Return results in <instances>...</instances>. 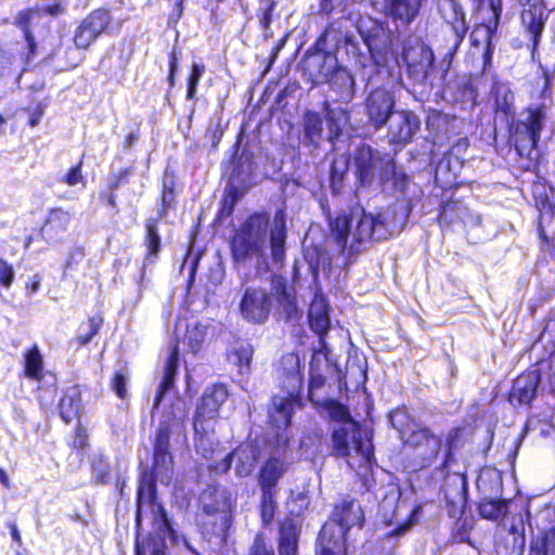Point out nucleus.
<instances>
[{
	"label": "nucleus",
	"instance_id": "obj_36",
	"mask_svg": "<svg viewBox=\"0 0 555 555\" xmlns=\"http://www.w3.org/2000/svg\"><path fill=\"white\" fill-rule=\"evenodd\" d=\"M508 511V501L483 499L479 503V514L482 518L490 520L502 519Z\"/></svg>",
	"mask_w": 555,
	"mask_h": 555
},
{
	"label": "nucleus",
	"instance_id": "obj_45",
	"mask_svg": "<svg viewBox=\"0 0 555 555\" xmlns=\"http://www.w3.org/2000/svg\"><path fill=\"white\" fill-rule=\"evenodd\" d=\"M205 67L203 65L194 63L192 65V72L188 81L186 98L193 99L196 94L197 85L204 74Z\"/></svg>",
	"mask_w": 555,
	"mask_h": 555
},
{
	"label": "nucleus",
	"instance_id": "obj_53",
	"mask_svg": "<svg viewBox=\"0 0 555 555\" xmlns=\"http://www.w3.org/2000/svg\"><path fill=\"white\" fill-rule=\"evenodd\" d=\"M40 284H41V279L38 275H35L33 278V281L30 282V284H28L26 287L28 294L33 295V294L37 293L39 291Z\"/></svg>",
	"mask_w": 555,
	"mask_h": 555
},
{
	"label": "nucleus",
	"instance_id": "obj_57",
	"mask_svg": "<svg viewBox=\"0 0 555 555\" xmlns=\"http://www.w3.org/2000/svg\"><path fill=\"white\" fill-rule=\"evenodd\" d=\"M183 1L184 0H173V5L178 13V16H181L183 13Z\"/></svg>",
	"mask_w": 555,
	"mask_h": 555
},
{
	"label": "nucleus",
	"instance_id": "obj_33",
	"mask_svg": "<svg viewBox=\"0 0 555 555\" xmlns=\"http://www.w3.org/2000/svg\"><path fill=\"white\" fill-rule=\"evenodd\" d=\"M325 111L328 126V139L333 141L334 139H338L346 129L349 116L341 107L332 108L326 105Z\"/></svg>",
	"mask_w": 555,
	"mask_h": 555
},
{
	"label": "nucleus",
	"instance_id": "obj_2",
	"mask_svg": "<svg viewBox=\"0 0 555 555\" xmlns=\"http://www.w3.org/2000/svg\"><path fill=\"white\" fill-rule=\"evenodd\" d=\"M238 307L242 318L254 324H263L274 307L279 317L286 321L297 319L300 314L294 294L283 284L275 285L273 293L247 286Z\"/></svg>",
	"mask_w": 555,
	"mask_h": 555
},
{
	"label": "nucleus",
	"instance_id": "obj_4",
	"mask_svg": "<svg viewBox=\"0 0 555 555\" xmlns=\"http://www.w3.org/2000/svg\"><path fill=\"white\" fill-rule=\"evenodd\" d=\"M337 244L350 253H359L361 245L371 240L382 241L389 235L382 216L374 217L363 210H356L350 216H339L332 223Z\"/></svg>",
	"mask_w": 555,
	"mask_h": 555
},
{
	"label": "nucleus",
	"instance_id": "obj_7",
	"mask_svg": "<svg viewBox=\"0 0 555 555\" xmlns=\"http://www.w3.org/2000/svg\"><path fill=\"white\" fill-rule=\"evenodd\" d=\"M269 219L264 215L251 216L233 236L231 249L236 261L263 255L268 237Z\"/></svg>",
	"mask_w": 555,
	"mask_h": 555
},
{
	"label": "nucleus",
	"instance_id": "obj_59",
	"mask_svg": "<svg viewBox=\"0 0 555 555\" xmlns=\"http://www.w3.org/2000/svg\"><path fill=\"white\" fill-rule=\"evenodd\" d=\"M410 526H411L410 522L403 524L402 526L397 528L393 532H391V534H401V533L405 532L410 528Z\"/></svg>",
	"mask_w": 555,
	"mask_h": 555
},
{
	"label": "nucleus",
	"instance_id": "obj_28",
	"mask_svg": "<svg viewBox=\"0 0 555 555\" xmlns=\"http://www.w3.org/2000/svg\"><path fill=\"white\" fill-rule=\"evenodd\" d=\"M60 415L65 423L72 422L81 412V392L78 386L67 388L59 403Z\"/></svg>",
	"mask_w": 555,
	"mask_h": 555
},
{
	"label": "nucleus",
	"instance_id": "obj_63",
	"mask_svg": "<svg viewBox=\"0 0 555 555\" xmlns=\"http://www.w3.org/2000/svg\"><path fill=\"white\" fill-rule=\"evenodd\" d=\"M460 483H461V491L463 492L465 490V480L463 478H461Z\"/></svg>",
	"mask_w": 555,
	"mask_h": 555
},
{
	"label": "nucleus",
	"instance_id": "obj_50",
	"mask_svg": "<svg viewBox=\"0 0 555 555\" xmlns=\"http://www.w3.org/2000/svg\"><path fill=\"white\" fill-rule=\"evenodd\" d=\"M127 383L128 378L122 372H117L112 380L113 389L121 399L127 396Z\"/></svg>",
	"mask_w": 555,
	"mask_h": 555
},
{
	"label": "nucleus",
	"instance_id": "obj_10",
	"mask_svg": "<svg viewBox=\"0 0 555 555\" xmlns=\"http://www.w3.org/2000/svg\"><path fill=\"white\" fill-rule=\"evenodd\" d=\"M402 59L410 78L415 82H423L427 78L435 60L431 49L417 38L405 41Z\"/></svg>",
	"mask_w": 555,
	"mask_h": 555
},
{
	"label": "nucleus",
	"instance_id": "obj_54",
	"mask_svg": "<svg viewBox=\"0 0 555 555\" xmlns=\"http://www.w3.org/2000/svg\"><path fill=\"white\" fill-rule=\"evenodd\" d=\"M9 528L11 530V537H12L13 541H15L18 544H22V538H21V534H20V531H18L16 525L14 522H12L9 525Z\"/></svg>",
	"mask_w": 555,
	"mask_h": 555
},
{
	"label": "nucleus",
	"instance_id": "obj_52",
	"mask_svg": "<svg viewBox=\"0 0 555 555\" xmlns=\"http://www.w3.org/2000/svg\"><path fill=\"white\" fill-rule=\"evenodd\" d=\"M250 555H274L272 548L267 547L261 537H257L254 542Z\"/></svg>",
	"mask_w": 555,
	"mask_h": 555
},
{
	"label": "nucleus",
	"instance_id": "obj_61",
	"mask_svg": "<svg viewBox=\"0 0 555 555\" xmlns=\"http://www.w3.org/2000/svg\"><path fill=\"white\" fill-rule=\"evenodd\" d=\"M5 124H7V121H5L4 117L0 115V129H2Z\"/></svg>",
	"mask_w": 555,
	"mask_h": 555
},
{
	"label": "nucleus",
	"instance_id": "obj_23",
	"mask_svg": "<svg viewBox=\"0 0 555 555\" xmlns=\"http://www.w3.org/2000/svg\"><path fill=\"white\" fill-rule=\"evenodd\" d=\"M297 396L286 397L274 396L272 399V408L269 411V420L272 426L281 429L286 428L291 424L294 404L297 401Z\"/></svg>",
	"mask_w": 555,
	"mask_h": 555
},
{
	"label": "nucleus",
	"instance_id": "obj_20",
	"mask_svg": "<svg viewBox=\"0 0 555 555\" xmlns=\"http://www.w3.org/2000/svg\"><path fill=\"white\" fill-rule=\"evenodd\" d=\"M283 376V387L291 396L298 395L302 386L299 358L295 353H287L281 358L280 369Z\"/></svg>",
	"mask_w": 555,
	"mask_h": 555
},
{
	"label": "nucleus",
	"instance_id": "obj_44",
	"mask_svg": "<svg viewBox=\"0 0 555 555\" xmlns=\"http://www.w3.org/2000/svg\"><path fill=\"white\" fill-rule=\"evenodd\" d=\"M315 62L320 65L319 80H327L336 67L335 57L332 55H320L315 57Z\"/></svg>",
	"mask_w": 555,
	"mask_h": 555
},
{
	"label": "nucleus",
	"instance_id": "obj_14",
	"mask_svg": "<svg viewBox=\"0 0 555 555\" xmlns=\"http://www.w3.org/2000/svg\"><path fill=\"white\" fill-rule=\"evenodd\" d=\"M388 138L391 144H408L420 130L421 121L412 111H396L387 120Z\"/></svg>",
	"mask_w": 555,
	"mask_h": 555
},
{
	"label": "nucleus",
	"instance_id": "obj_8",
	"mask_svg": "<svg viewBox=\"0 0 555 555\" xmlns=\"http://www.w3.org/2000/svg\"><path fill=\"white\" fill-rule=\"evenodd\" d=\"M350 165L354 167L362 184H370L376 177L385 182L396 173L393 159L366 144L353 151Z\"/></svg>",
	"mask_w": 555,
	"mask_h": 555
},
{
	"label": "nucleus",
	"instance_id": "obj_35",
	"mask_svg": "<svg viewBox=\"0 0 555 555\" xmlns=\"http://www.w3.org/2000/svg\"><path fill=\"white\" fill-rule=\"evenodd\" d=\"M492 9L494 20L488 24L476 26L470 36L474 46H479L481 43L486 44V54L490 53L492 37L494 36L499 24V13L494 11L493 7Z\"/></svg>",
	"mask_w": 555,
	"mask_h": 555
},
{
	"label": "nucleus",
	"instance_id": "obj_31",
	"mask_svg": "<svg viewBox=\"0 0 555 555\" xmlns=\"http://www.w3.org/2000/svg\"><path fill=\"white\" fill-rule=\"evenodd\" d=\"M23 358L25 376L29 379L40 380L43 377L44 363L38 345L35 344L26 349Z\"/></svg>",
	"mask_w": 555,
	"mask_h": 555
},
{
	"label": "nucleus",
	"instance_id": "obj_62",
	"mask_svg": "<svg viewBox=\"0 0 555 555\" xmlns=\"http://www.w3.org/2000/svg\"><path fill=\"white\" fill-rule=\"evenodd\" d=\"M31 243V236H28L25 241V248H28Z\"/></svg>",
	"mask_w": 555,
	"mask_h": 555
},
{
	"label": "nucleus",
	"instance_id": "obj_58",
	"mask_svg": "<svg viewBox=\"0 0 555 555\" xmlns=\"http://www.w3.org/2000/svg\"><path fill=\"white\" fill-rule=\"evenodd\" d=\"M323 384L322 377H313L310 382V390H312L315 387H319Z\"/></svg>",
	"mask_w": 555,
	"mask_h": 555
},
{
	"label": "nucleus",
	"instance_id": "obj_38",
	"mask_svg": "<svg viewBox=\"0 0 555 555\" xmlns=\"http://www.w3.org/2000/svg\"><path fill=\"white\" fill-rule=\"evenodd\" d=\"M305 138L311 144H318L323 133V122L318 113L307 112L304 116Z\"/></svg>",
	"mask_w": 555,
	"mask_h": 555
},
{
	"label": "nucleus",
	"instance_id": "obj_42",
	"mask_svg": "<svg viewBox=\"0 0 555 555\" xmlns=\"http://www.w3.org/2000/svg\"><path fill=\"white\" fill-rule=\"evenodd\" d=\"M324 411L334 422L337 423L336 426L343 425L348 421H353L347 408L337 401L330 400L324 405Z\"/></svg>",
	"mask_w": 555,
	"mask_h": 555
},
{
	"label": "nucleus",
	"instance_id": "obj_47",
	"mask_svg": "<svg viewBox=\"0 0 555 555\" xmlns=\"http://www.w3.org/2000/svg\"><path fill=\"white\" fill-rule=\"evenodd\" d=\"M15 279L13 266L0 257V286L10 288Z\"/></svg>",
	"mask_w": 555,
	"mask_h": 555
},
{
	"label": "nucleus",
	"instance_id": "obj_34",
	"mask_svg": "<svg viewBox=\"0 0 555 555\" xmlns=\"http://www.w3.org/2000/svg\"><path fill=\"white\" fill-rule=\"evenodd\" d=\"M254 349L250 344L237 341L233 344L229 350V361L236 365L241 372L248 370L253 359Z\"/></svg>",
	"mask_w": 555,
	"mask_h": 555
},
{
	"label": "nucleus",
	"instance_id": "obj_37",
	"mask_svg": "<svg viewBox=\"0 0 555 555\" xmlns=\"http://www.w3.org/2000/svg\"><path fill=\"white\" fill-rule=\"evenodd\" d=\"M389 422L400 435V438L406 442V437L413 428L421 427V424L415 423L405 410L398 409L389 414Z\"/></svg>",
	"mask_w": 555,
	"mask_h": 555
},
{
	"label": "nucleus",
	"instance_id": "obj_39",
	"mask_svg": "<svg viewBox=\"0 0 555 555\" xmlns=\"http://www.w3.org/2000/svg\"><path fill=\"white\" fill-rule=\"evenodd\" d=\"M528 555H555V528L532 540Z\"/></svg>",
	"mask_w": 555,
	"mask_h": 555
},
{
	"label": "nucleus",
	"instance_id": "obj_18",
	"mask_svg": "<svg viewBox=\"0 0 555 555\" xmlns=\"http://www.w3.org/2000/svg\"><path fill=\"white\" fill-rule=\"evenodd\" d=\"M363 38L375 66L378 68L387 66L391 48L389 35L383 25L375 23Z\"/></svg>",
	"mask_w": 555,
	"mask_h": 555
},
{
	"label": "nucleus",
	"instance_id": "obj_64",
	"mask_svg": "<svg viewBox=\"0 0 555 555\" xmlns=\"http://www.w3.org/2000/svg\"><path fill=\"white\" fill-rule=\"evenodd\" d=\"M163 199H164V202H168L169 201V194L165 193L164 196H163Z\"/></svg>",
	"mask_w": 555,
	"mask_h": 555
},
{
	"label": "nucleus",
	"instance_id": "obj_29",
	"mask_svg": "<svg viewBox=\"0 0 555 555\" xmlns=\"http://www.w3.org/2000/svg\"><path fill=\"white\" fill-rule=\"evenodd\" d=\"M207 429L201 433H195V448L203 457L211 461L210 464H216L221 461L223 452L219 449V444L215 443L210 433L214 430L212 426L206 425Z\"/></svg>",
	"mask_w": 555,
	"mask_h": 555
},
{
	"label": "nucleus",
	"instance_id": "obj_3",
	"mask_svg": "<svg viewBox=\"0 0 555 555\" xmlns=\"http://www.w3.org/2000/svg\"><path fill=\"white\" fill-rule=\"evenodd\" d=\"M332 452L345 459L348 466L358 474H366L374 456L372 434L356 421L335 426L332 433Z\"/></svg>",
	"mask_w": 555,
	"mask_h": 555
},
{
	"label": "nucleus",
	"instance_id": "obj_21",
	"mask_svg": "<svg viewBox=\"0 0 555 555\" xmlns=\"http://www.w3.org/2000/svg\"><path fill=\"white\" fill-rule=\"evenodd\" d=\"M438 9L443 20L452 26L456 41L461 42L467 33L465 13L457 0H440Z\"/></svg>",
	"mask_w": 555,
	"mask_h": 555
},
{
	"label": "nucleus",
	"instance_id": "obj_25",
	"mask_svg": "<svg viewBox=\"0 0 555 555\" xmlns=\"http://www.w3.org/2000/svg\"><path fill=\"white\" fill-rule=\"evenodd\" d=\"M538 384L539 375L537 372L521 374L514 380L511 401H517L520 404L529 403L535 396Z\"/></svg>",
	"mask_w": 555,
	"mask_h": 555
},
{
	"label": "nucleus",
	"instance_id": "obj_60",
	"mask_svg": "<svg viewBox=\"0 0 555 555\" xmlns=\"http://www.w3.org/2000/svg\"><path fill=\"white\" fill-rule=\"evenodd\" d=\"M448 208H449V205L443 208V211L441 212V215L439 217L440 220L444 219V216H446V212H447Z\"/></svg>",
	"mask_w": 555,
	"mask_h": 555
},
{
	"label": "nucleus",
	"instance_id": "obj_12",
	"mask_svg": "<svg viewBox=\"0 0 555 555\" xmlns=\"http://www.w3.org/2000/svg\"><path fill=\"white\" fill-rule=\"evenodd\" d=\"M405 444L413 449L420 466L427 467L434 463L441 450V438L427 427L421 426L412 429Z\"/></svg>",
	"mask_w": 555,
	"mask_h": 555
},
{
	"label": "nucleus",
	"instance_id": "obj_22",
	"mask_svg": "<svg viewBox=\"0 0 555 555\" xmlns=\"http://www.w3.org/2000/svg\"><path fill=\"white\" fill-rule=\"evenodd\" d=\"M421 4L422 0H385V14L406 26L417 16Z\"/></svg>",
	"mask_w": 555,
	"mask_h": 555
},
{
	"label": "nucleus",
	"instance_id": "obj_30",
	"mask_svg": "<svg viewBox=\"0 0 555 555\" xmlns=\"http://www.w3.org/2000/svg\"><path fill=\"white\" fill-rule=\"evenodd\" d=\"M208 326L199 321L192 320L185 324L183 344L192 353H197L206 339Z\"/></svg>",
	"mask_w": 555,
	"mask_h": 555
},
{
	"label": "nucleus",
	"instance_id": "obj_56",
	"mask_svg": "<svg viewBox=\"0 0 555 555\" xmlns=\"http://www.w3.org/2000/svg\"><path fill=\"white\" fill-rule=\"evenodd\" d=\"M0 483L5 488L10 487L9 476L2 468H0Z\"/></svg>",
	"mask_w": 555,
	"mask_h": 555
},
{
	"label": "nucleus",
	"instance_id": "obj_1",
	"mask_svg": "<svg viewBox=\"0 0 555 555\" xmlns=\"http://www.w3.org/2000/svg\"><path fill=\"white\" fill-rule=\"evenodd\" d=\"M137 526L141 528L146 513L152 516L153 532L147 540L137 541V555H166L167 540L172 544L182 542L188 546L184 538H179L168 520L164 507L155 502L153 486L141 482L138 489Z\"/></svg>",
	"mask_w": 555,
	"mask_h": 555
},
{
	"label": "nucleus",
	"instance_id": "obj_19",
	"mask_svg": "<svg viewBox=\"0 0 555 555\" xmlns=\"http://www.w3.org/2000/svg\"><path fill=\"white\" fill-rule=\"evenodd\" d=\"M63 12H64V7L62 5V3L55 2L51 5L36 9V10H30L27 12H23L18 15L17 23L20 25H22L24 28L25 38L27 40L28 49H29L27 60L33 57L36 52V42H35V35H34L35 24H38L39 20L42 16H46V15L57 16V15L62 14Z\"/></svg>",
	"mask_w": 555,
	"mask_h": 555
},
{
	"label": "nucleus",
	"instance_id": "obj_5",
	"mask_svg": "<svg viewBox=\"0 0 555 555\" xmlns=\"http://www.w3.org/2000/svg\"><path fill=\"white\" fill-rule=\"evenodd\" d=\"M363 521L361 506L351 499H343L319 534L317 555H347L346 533Z\"/></svg>",
	"mask_w": 555,
	"mask_h": 555
},
{
	"label": "nucleus",
	"instance_id": "obj_16",
	"mask_svg": "<svg viewBox=\"0 0 555 555\" xmlns=\"http://www.w3.org/2000/svg\"><path fill=\"white\" fill-rule=\"evenodd\" d=\"M395 95L385 88H377L370 92L366 99V115L376 127H383L391 117L395 107Z\"/></svg>",
	"mask_w": 555,
	"mask_h": 555
},
{
	"label": "nucleus",
	"instance_id": "obj_15",
	"mask_svg": "<svg viewBox=\"0 0 555 555\" xmlns=\"http://www.w3.org/2000/svg\"><path fill=\"white\" fill-rule=\"evenodd\" d=\"M288 468L289 462L287 461L286 450L272 452L260 468L258 476L260 490L276 493L278 482Z\"/></svg>",
	"mask_w": 555,
	"mask_h": 555
},
{
	"label": "nucleus",
	"instance_id": "obj_41",
	"mask_svg": "<svg viewBox=\"0 0 555 555\" xmlns=\"http://www.w3.org/2000/svg\"><path fill=\"white\" fill-rule=\"evenodd\" d=\"M72 221V216L68 211L63 209H54L50 212L46 229L54 230L56 232H64L68 229Z\"/></svg>",
	"mask_w": 555,
	"mask_h": 555
},
{
	"label": "nucleus",
	"instance_id": "obj_11",
	"mask_svg": "<svg viewBox=\"0 0 555 555\" xmlns=\"http://www.w3.org/2000/svg\"><path fill=\"white\" fill-rule=\"evenodd\" d=\"M259 454V448L254 442H245L240 444L232 453L223 454L219 463L208 464V468L217 474H222L227 473L233 464L235 475L246 477L254 470Z\"/></svg>",
	"mask_w": 555,
	"mask_h": 555
},
{
	"label": "nucleus",
	"instance_id": "obj_40",
	"mask_svg": "<svg viewBox=\"0 0 555 555\" xmlns=\"http://www.w3.org/2000/svg\"><path fill=\"white\" fill-rule=\"evenodd\" d=\"M147 236H146V248L147 254L143 261V268L140 272V281L144 278V269L154 262V258L157 256L159 249V236L157 234V230L155 224L147 223L146 225Z\"/></svg>",
	"mask_w": 555,
	"mask_h": 555
},
{
	"label": "nucleus",
	"instance_id": "obj_49",
	"mask_svg": "<svg viewBox=\"0 0 555 555\" xmlns=\"http://www.w3.org/2000/svg\"><path fill=\"white\" fill-rule=\"evenodd\" d=\"M548 85H550V77H548V74L544 72L542 74V76L537 79V87L532 91L531 96L542 99V100L548 99L550 94H551Z\"/></svg>",
	"mask_w": 555,
	"mask_h": 555
},
{
	"label": "nucleus",
	"instance_id": "obj_51",
	"mask_svg": "<svg viewBox=\"0 0 555 555\" xmlns=\"http://www.w3.org/2000/svg\"><path fill=\"white\" fill-rule=\"evenodd\" d=\"M100 326H101V321L95 319V318H91L89 320L90 331L86 335H82V334L79 335V337H78L79 344L80 345H86V344L90 343L91 339L94 337V335L98 333Z\"/></svg>",
	"mask_w": 555,
	"mask_h": 555
},
{
	"label": "nucleus",
	"instance_id": "obj_55",
	"mask_svg": "<svg viewBox=\"0 0 555 555\" xmlns=\"http://www.w3.org/2000/svg\"><path fill=\"white\" fill-rule=\"evenodd\" d=\"M177 66H178V61H177L175 53H172L171 60H170V76H169V80H170L171 85L173 83V76L177 70Z\"/></svg>",
	"mask_w": 555,
	"mask_h": 555
},
{
	"label": "nucleus",
	"instance_id": "obj_24",
	"mask_svg": "<svg viewBox=\"0 0 555 555\" xmlns=\"http://www.w3.org/2000/svg\"><path fill=\"white\" fill-rule=\"evenodd\" d=\"M309 323L311 330L320 336V343L330 328L328 305L322 295H315L309 308Z\"/></svg>",
	"mask_w": 555,
	"mask_h": 555
},
{
	"label": "nucleus",
	"instance_id": "obj_32",
	"mask_svg": "<svg viewBox=\"0 0 555 555\" xmlns=\"http://www.w3.org/2000/svg\"><path fill=\"white\" fill-rule=\"evenodd\" d=\"M298 545V529L294 520H285L280 527L279 554L296 555Z\"/></svg>",
	"mask_w": 555,
	"mask_h": 555
},
{
	"label": "nucleus",
	"instance_id": "obj_48",
	"mask_svg": "<svg viewBox=\"0 0 555 555\" xmlns=\"http://www.w3.org/2000/svg\"><path fill=\"white\" fill-rule=\"evenodd\" d=\"M82 162L80 160L76 166L72 167L69 171L63 177L62 181L69 186L81 184L85 186L86 179L81 171Z\"/></svg>",
	"mask_w": 555,
	"mask_h": 555
},
{
	"label": "nucleus",
	"instance_id": "obj_6",
	"mask_svg": "<svg viewBox=\"0 0 555 555\" xmlns=\"http://www.w3.org/2000/svg\"><path fill=\"white\" fill-rule=\"evenodd\" d=\"M172 409V412L165 414L159 422L154 444L155 478L165 485H168L171 478L172 459L169 453V438L171 433H179L181 430L182 422L186 417L183 400L177 398Z\"/></svg>",
	"mask_w": 555,
	"mask_h": 555
},
{
	"label": "nucleus",
	"instance_id": "obj_26",
	"mask_svg": "<svg viewBox=\"0 0 555 555\" xmlns=\"http://www.w3.org/2000/svg\"><path fill=\"white\" fill-rule=\"evenodd\" d=\"M178 357H179V350H178V347L175 345L166 360L163 379L157 388V392L155 396L154 409L158 408L160 402L168 395H170L171 390L173 389V384H175V378H176L177 367H178Z\"/></svg>",
	"mask_w": 555,
	"mask_h": 555
},
{
	"label": "nucleus",
	"instance_id": "obj_46",
	"mask_svg": "<svg viewBox=\"0 0 555 555\" xmlns=\"http://www.w3.org/2000/svg\"><path fill=\"white\" fill-rule=\"evenodd\" d=\"M494 96L498 108L503 112H507L508 106L514 99L513 93L504 86H495Z\"/></svg>",
	"mask_w": 555,
	"mask_h": 555
},
{
	"label": "nucleus",
	"instance_id": "obj_9",
	"mask_svg": "<svg viewBox=\"0 0 555 555\" xmlns=\"http://www.w3.org/2000/svg\"><path fill=\"white\" fill-rule=\"evenodd\" d=\"M546 119L545 103L531 105L520 120L516 138L515 147L522 157L532 158V153L540 140V133Z\"/></svg>",
	"mask_w": 555,
	"mask_h": 555
},
{
	"label": "nucleus",
	"instance_id": "obj_13",
	"mask_svg": "<svg viewBox=\"0 0 555 555\" xmlns=\"http://www.w3.org/2000/svg\"><path fill=\"white\" fill-rule=\"evenodd\" d=\"M228 398V390L224 385L207 387L196 406L194 415V431L206 430V425L212 426L219 408Z\"/></svg>",
	"mask_w": 555,
	"mask_h": 555
},
{
	"label": "nucleus",
	"instance_id": "obj_27",
	"mask_svg": "<svg viewBox=\"0 0 555 555\" xmlns=\"http://www.w3.org/2000/svg\"><path fill=\"white\" fill-rule=\"evenodd\" d=\"M286 236V216L283 210L276 211L270 230V246L274 261L284 257V242Z\"/></svg>",
	"mask_w": 555,
	"mask_h": 555
},
{
	"label": "nucleus",
	"instance_id": "obj_17",
	"mask_svg": "<svg viewBox=\"0 0 555 555\" xmlns=\"http://www.w3.org/2000/svg\"><path fill=\"white\" fill-rule=\"evenodd\" d=\"M111 16L105 10H95L89 14L76 30L74 42L77 48L86 49L105 30Z\"/></svg>",
	"mask_w": 555,
	"mask_h": 555
},
{
	"label": "nucleus",
	"instance_id": "obj_43",
	"mask_svg": "<svg viewBox=\"0 0 555 555\" xmlns=\"http://www.w3.org/2000/svg\"><path fill=\"white\" fill-rule=\"evenodd\" d=\"M275 496L276 493L261 491V519L264 525H269L275 514Z\"/></svg>",
	"mask_w": 555,
	"mask_h": 555
}]
</instances>
